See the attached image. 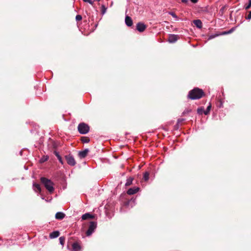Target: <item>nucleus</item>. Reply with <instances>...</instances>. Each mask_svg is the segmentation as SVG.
Listing matches in <instances>:
<instances>
[{"mask_svg":"<svg viewBox=\"0 0 251 251\" xmlns=\"http://www.w3.org/2000/svg\"><path fill=\"white\" fill-rule=\"evenodd\" d=\"M204 95L203 90L199 88H195L189 91L188 98L191 100H198L201 98Z\"/></svg>","mask_w":251,"mask_h":251,"instance_id":"f257e3e1","label":"nucleus"},{"mask_svg":"<svg viewBox=\"0 0 251 251\" xmlns=\"http://www.w3.org/2000/svg\"><path fill=\"white\" fill-rule=\"evenodd\" d=\"M41 182L50 193H52L54 191V184L50 179L45 177H42Z\"/></svg>","mask_w":251,"mask_h":251,"instance_id":"f03ea898","label":"nucleus"},{"mask_svg":"<svg viewBox=\"0 0 251 251\" xmlns=\"http://www.w3.org/2000/svg\"><path fill=\"white\" fill-rule=\"evenodd\" d=\"M78 132L81 134H85L89 131V126L85 123H80L77 127Z\"/></svg>","mask_w":251,"mask_h":251,"instance_id":"7ed1b4c3","label":"nucleus"},{"mask_svg":"<svg viewBox=\"0 0 251 251\" xmlns=\"http://www.w3.org/2000/svg\"><path fill=\"white\" fill-rule=\"evenodd\" d=\"M97 227V223L95 221H91L90 222V224L88 227V229L86 232V235L87 236H90L94 232Z\"/></svg>","mask_w":251,"mask_h":251,"instance_id":"20e7f679","label":"nucleus"},{"mask_svg":"<svg viewBox=\"0 0 251 251\" xmlns=\"http://www.w3.org/2000/svg\"><path fill=\"white\" fill-rule=\"evenodd\" d=\"M65 158L68 165L74 166L75 165L76 162L73 156L70 154L65 155Z\"/></svg>","mask_w":251,"mask_h":251,"instance_id":"39448f33","label":"nucleus"},{"mask_svg":"<svg viewBox=\"0 0 251 251\" xmlns=\"http://www.w3.org/2000/svg\"><path fill=\"white\" fill-rule=\"evenodd\" d=\"M146 28V25L143 23L139 22L136 25V29L140 32H143Z\"/></svg>","mask_w":251,"mask_h":251,"instance_id":"423d86ee","label":"nucleus"},{"mask_svg":"<svg viewBox=\"0 0 251 251\" xmlns=\"http://www.w3.org/2000/svg\"><path fill=\"white\" fill-rule=\"evenodd\" d=\"M179 36L176 34H169L168 41L170 43H174L177 41Z\"/></svg>","mask_w":251,"mask_h":251,"instance_id":"0eeeda50","label":"nucleus"},{"mask_svg":"<svg viewBox=\"0 0 251 251\" xmlns=\"http://www.w3.org/2000/svg\"><path fill=\"white\" fill-rule=\"evenodd\" d=\"M140 190V188L138 187H134L132 188H129L127 191V194L129 195H133L134 194H136L137 192H138Z\"/></svg>","mask_w":251,"mask_h":251,"instance_id":"6e6552de","label":"nucleus"},{"mask_svg":"<svg viewBox=\"0 0 251 251\" xmlns=\"http://www.w3.org/2000/svg\"><path fill=\"white\" fill-rule=\"evenodd\" d=\"M95 216L94 215L91 214L90 213H86L83 215H82L81 217V219L83 220H86L88 219H93L95 218Z\"/></svg>","mask_w":251,"mask_h":251,"instance_id":"1a4fd4ad","label":"nucleus"},{"mask_svg":"<svg viewBox=\"0 0 251 251\" xmlns=\"http://www.w3.org/2000/svg\"><path fill=\"white\" fill-rule=\"evenodd\" d=\"M89 151V150L88 149H85L83 151H80L78 153V155H79V157L81 158H84L87 156Z\"/></svg>","mask_w":251,"mask_h":251,"instance_id":"9d476101","label":"nucleus"},{"mask_svg":"<svg viewBox=\"0 0 251 251\" xmlns=\"http://www.w3.org/2000/svg\"><path fill=\"white\" fill-rule=\"evenodd\" d=\"M125 23L127 26H131L133 25L132 19L128 16L126 15L125 17Z\"/></svg>","mask_w":251,"mask_h":251,"instance_id":"9b49d317","label":"nucleus"},{"mask_svg":"<svg viewBox=\"0 0 251 251\" xmlns=\"http://www.w3.org/2000/svg\"><path fill=\"white\" fill-rule=\"evenodd\" d=\"M80 246L76 242L74 243L72 245V251H80Z\"/></svg>","mask_w":251,"mask_h":251,"instance_id":"f8f14e48","label":"nucleus"},{"mask_svg":"<svg viewBox=\"0 0 251 251\" xmlns=\"http://www.w3.org/2000/svg\"><path fill=\"white\" fill-rule=\"evenodd\" d=\"M60 232L59 231L56 230L51 232L50 234V237L51 239H53L58 237L59 236Z\"/></svg>","mask_w":251,"mask_h":251,"instance_id":"ddd939ff","label":"nucleus"},{"mask_svg":"<svg viewBox=\"0 0 251 251\" xmlns=\"http://www.w3.org/2000/svg\"><path fill=\"white\" fill-rule=\"evenodd\" d=\"M193 23L198 28H201L202 26V23L200 20H195Z\"/></svg>","mask_w":251,"mask_h":251,"instance_id":"4468645a","label":"nucleus"},{"mask_svg":"<svg viewBox=\"0 0 251 251\" xmlns=\"http://www.w3.org/2000/svg\"><path fill=\"white\" fill-rule=\"evenodd\" d=\"M65 216V214L62 212H58L55 214V218L58 220H62Z\"/></svg>","mask_w":251,"mask_h":251,"instance_id":"2eb2a0df","label":"nucleus"},{"mask_svg":"<svg viewBox=\"0 0 251 251\" xmlns=\"http://www.w3.org/2000/svg\"><path fill=\"white\" fill-rule=\"evenodd\" d=\"M33 189L36 192H41V188L40 187V186L39 184H37V183H34L33 184Z\"/></svg>","mask_w":251,"mask_h":251,"instance_id":"dca6fc26","label":"nucleus"},{"mask_svg":"<svg viewBox=\"0 0 251 251\" xmlns=\"http://www.w3.org/2000/svg\"><path fill=\"white\" fill-rule=\"evenodd\" d=\"M54 154H55V155L56 156V157L57 158L58 160H59V162L61 164H63L64 163V162L62 160V158L61 157V156L60 155L59 153L58 152L56 151H54Z\"/></svg>","mask_w":251,"mask_h":251,"instance_id":"f3484780","label":"nucleus"},{"mask_svg":"<svg viewBox=\"0 0 251 251\" xmlns=\"http://www.w3.org/2000/svg\"><path fill=\"white\" fill-rule=\"evenodd\" d=\"M235 27H232L230 29L227 31H225L220 33L221 35H224L231 33L234 30Z\"/></svg>","mask_w":251,"mask_h":251,"instance_id":"a211bd4d","label":"nucleus"},{"mask_svg":"<svg viewBox=\"0 0 251 251\" xmlns=\"http://www.w3.org/2000/svg\"><path fill=\"white\" fill-rule=\"evenodd\" d=\"M81 141L83 143H88L90 142V138L88 137L83 136L81 138Z\"/></svg>","mask_w":251,"mask_h":251,"instance_id":"6ab92c4d","label":"nucleus"},{"mask_svg":"<svg viewBox=\"0 0 251 251\" xmlns=\"http://www.w3.org/2000/svg\"><path fill=\"white\" fill-rule=\"evenodd\" d=\"M204 107L202 106L200 107L197 109V113L199 115H202V114H204Z\"/></svg>","mask_w":251,"mask_h":251,"instance_id":"aec40b11","label":"nucleus"},{"mask_svg":"<svg viewBox=\"0 0 251 251\" xmlns=\"http://www.w3.org/2000/svg\"><path fill=\"white\" fill-rule=\"evenodd\" d=\"M221 35L220 33H215L213 34H211L208 36V40H211L212 39L215 38V37H217Z\"/></svg>","mask_w":251,"mask_h":251,"instance_id":"412c9836","label":"nucleus"},{"mask_svg":"<svg viewBox=\"0 0 251 251\" xmlns=\"http://www.w3.org/2000/svg\"><path fill=\"white\" fill-rule=\"evenodd\" d=\"M132 181H133V178L130 177H129L127 179L126 182L125 184V185L126 186L130 185L132 184Z\"/></svg>","mask_w":251,"mask_h":251,"instance_id":"4be33fe9","label":"nucleus"},{"mask_svg":"<svg viewBox=\"0 0 251 251\" xmlns=\"http://www.w3.org/2000/svg\"><path fill=\"white\" fill-rule=\"evenodd\" d=\"M150 174L148 172H146L143 175V178L145 181H147L149 179Z\"/></svg>","mask_w":251,"mask_h":251,"instance_id":"5701e85b","label":"nucleus"},{"mask_svg":"<svg viewBox=\"0 0 251 251\" xmlns=\"http://www.w3.org/2000/svg\"><path fill=\"white\" fill-rule=\"evenodd\" d=\"M211 108V103L209 104V105L207 107L206 109L204 112V114L206 115L209 114L210 110Z\"/></svg>","mask_w":251,"mask_h":251,"instance_id":"b1692460","label":"nucleus"},{"mask_svg":"<svg viewBox=\"0 0 251 251\" xmlns=\"http://www.w3.org/2000/svg\"><path fill=\"white\" fill-rule=\"evenodd\" d=\"M59 243L61 245H64L65 241V237L64 236H61L59 237Z\"/></svg>","mask_w":251,"mask_h":251,"instance_id":"393cba45","label":"nucleus"},{"mask_svg":"<svg viewBox=\"0 0 251 251\" xmlns=\"http://www.w3.org/2000/svg\"><path fill=\"white\" fill-rule=\"evenodd\" d=\"M107 8L104 5L101 6V13L102 15H104L106 12Z\"/></svg>","mask_w":251,"mask_h":251,"instance_id":"a878e982","label":"nucleus"},{"mask_svg":"<svg viewBox=\"0 0 251 251\" xmlns=\"http://www.w3.org/2000/svg\"><path fill=\"white\" fill-rule=\"evenodd\" d=\"M217 106L219 108H221L223 106V102L221 100H219L217 103Z\"/></svg>","mask_w":251,"mask_h":251,"instance_id":"bb28decb","label":"nucleus"},{"mask_svg":"<svg viewBox=\"0 0 251 251\" xmlns=\"http://www.w3.org/2000/svg\"><path fill=\"white\" fill-rule=\"evenodd\" d=\"M251 7V0H249V2L247 4H246V5H245V9L246 10H248L250 8V7Z\"/></svg>","mask_w":251,"mask_h":251,"instance_id":"cd10ccee","label":"nucleus"},{"mask_svg":"<svg viewBox=\"0 0 251 251\" xmlns=\"http://www.w3.org/2000/svg\"><path fill=\"white\" fill-rule=\"evenodd\" d=\"M49 157L48 156H44L40 159V161L41 162H44L45 161H47L49 159Z\"/></svg>","mask_w":251,"mask_h":251,"instance_id":"c85d7f7f","label":"nucleus"},{"mask_svg":"<svg viewBox=\"0 0 251 251\" xmlns=\"http://www.w3.org/2000/svg\"><path fill=\"white\" fill-rule=\"evenodd\" d=\"M169 14L171 15L173 17L176 18V19H178V17L176 16V15L173 12H169Z\"/></svg>","mask_w":251,"mask_h":251,"instance_id":"c756f323","label":"nucleus"},{"mask_svg":"<svg viewBox=\"0 0 251 251\" xmlns=\"http://www.w3.org/2000/svg\"><path fill=\"white\" fill-rule=\"evenodd\" d=\"M76 21H79L82 20V16L80 15H77L75 17Z\"/></svg>","mask_w":251,"mask_h":251,"instance_id":"7c9ffc66","label":"nucleus"},{"mask_svg":"<svg viewBox=\"0 0 251 251\" xmlns=\"http://www.w3.org/2000/svg\"><path fill=\"white\" fill-rule=\"evenodd\" d=\"M246 19L248 20L251 19V10L249 11L248 15L246 17Z\"/></svg>","mask_w":251,"mask_h":251,"instance_id":"2f4dec72","label":"nucleus"},{"mask_svg":"<svg viewBox=\"0 0 251 251\" xmlns=\"http://www.w3.org/2000/svg\"><path fill=\"white\" fill-rule=\"evenodd\" d=\"M85 2H88L90 4H91L92 6H94V1H92L91 0H83Z\"/></svg>","mask_w":251,"mask_h":251,"instance_id":"473e14b6","label":"nucleus"},{"mask_svg":"<svg viewBox=\"0 0 251 251\" xmlns=\"http://www.w3.org/2000/svg\"><path fill=\"white\" fill-rule=\"evenodd\" d=\"M226 6H223L220 10V13H221V14H223L224 12Z\"/></svg>","mask_w":251,"mask_h":251,"instance_id":"72a5a7b5","label":"nucleus"},{"mask_svg":"<svg viewBox=\"0 0 251 251\" xmlns=\"http://www.w3.org/2000/svg\"><path fill=\"white\" fill-rule=\"evenodd\" d=\"M179 123H178L177 122L174 128L175 129L177 130L179 128Z\"/></svg>","mask_w":251,"mask_h":251,"instance_id":"f704fd0d","label":"nucleus"},{"mask_svg":"<svg viewBox=\"0 0 251 251\" xmlns=\"http://www.w3.org/2000/svg\"><path fill=\"white\" fill-rule=\"evenodd\" d=\"M190 111H191V110H190L187 109V110H184V111L183 112L182 114H183V115H185V114H187V113H189Z\"/></svg>","mask_w":251,"mask_h":251,"instance_id":"c9c22d12","label":"nucleus"},{"mask_svg":"<svg viewBox=\"0 0 251 251\" xmlns=\"http://www.w3.org/2000/svg\"><path fill=\"white\" fill-rule=\"evenodd\" d=\"M185 121V119L181 118V119H178L177 120V122L178 123H179V124H180V123H181V122H183V121Z\"/></svg>","mask_w":251,"mask_h":251,"instance_id":"e433bc0d","label":"nucleus"},{"mask_svg":"<svg viewBox=\"0 0 251 251\" xmlns=\"http://www.w3.org/2000/svg\"><path fill=\"white\" fill-rule=\"evenodd\" d=\"M181 2L184 3H187L189 1L188 0H181Z\"/></svg>","mask_w":251,"mask_h":251,"instance_id":"4c0bfd02","label":"nucleus"},{"mask_svg":"<svg viewBox=\"0 0 251 251\" xmlns=\"http://www.w3.org/2000/svg\"><path fill=\"white\" fill-rule=\"evenodd\" d=\"M192 3H196L198 0H190Z\"/></svg>","mask_w":251,"mask_h":251,"instance_id":"58836bf2","label":"nucleus"},{"mask_svg":"<svg viewBox=\"0 0 251 251\" xmlns=\"http://www.w3.org/2000/svg\"><path fill=\"white\" fill-rule=\"evenodd\" d=\"M131 201H132V200H130V201H128L126 202V205H129V203H130V202H131Z\"/></svg>","mask_w":251,"mask_h":251,"instance_id":"ea45409f","label":"nucleus"},{"mask_svg":"<svg viewBox=\"0 0 251 251\" xmlns=\"http://www.w3.org/2000/svg\"><path fill=\"white\" fill-rule=\"evenodd\" d=\"M20 155H22V151H20Z\"/></svg>","mask_w":251,"mask_h":251,"instance_id":"a19ab883","label":"nucleus"},{"mask_svg":"<svg viewBox=\"0 0 251 251\" xmlns=\"http://www.w3.org/2000/svg\"><path fill=\"white\" fill-rule=\"evenodd\" d=\"M100 0H94L93 1H94V2L95 1H100Z\"/></svg>","mask_w":251,"mask_h":251,"instance_id":"79ce46f5","label":"nucleus"},{"mask_svg":"<svg viewBox=\"0 0 251 251\" xmlns=\"http://www.w3.org/2000/svg\"><path fill=\"white\" fill-rule=\"evenodd\" d=\"M41 198H42L43 200H44V197H41Z\"/></svg>","mask_w":251,"mask_h":251,"instance_id":"37998d69","label":"nucleus"}]
</instances>
